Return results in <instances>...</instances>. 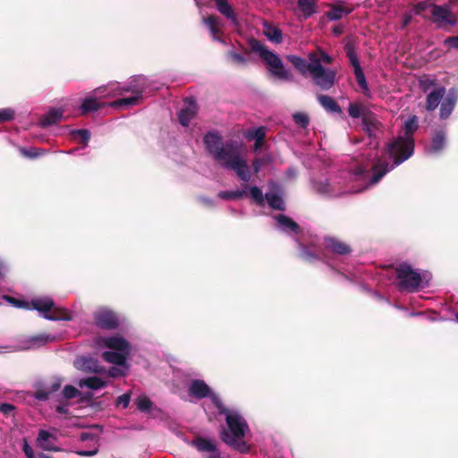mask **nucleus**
I'll list each match as a JSON object with an SVG mask.
<instances>
[{"label":"nucleus","instance_id":"nucleus-19","mask_svg":"<svg viewBox=\"0 0 458 458\" xmlns=\"http://www.w3.org/2000/svg\"><path fill=\"white\" fill-rule=\"evenodd\" d=\"M445 146V133L444 131H437L432 137L430 145L426 148L428 154L438 155Z\"/></svg>","mask_w":458,"mask_h":458},{"label":"nucleus","instance_id":"nucleus-25","mask_svg":"<svg viewBox=\"0 0 458 458\" xmlns=\"http://www.w3.org/2000/svg\"><path fill=\"white\" fill-rule=\"evenodd\" d=\"M289 62L303 75H309L311 71V60L309 61L293 55H287Z\"/></svg>","mask_w":458,"mask_h":458},{"label":"nucleus","instance_id":"nucleus-45","mask_svg":"<svg viewBox=\"0 0 458 458\" xmlns=\"http://www.w3.org/2000/svg\"><path fill=\"white\" fill-rule=\"evenodd\" d=\"M228 56L231 58L232 62L236 65L243 66L247 64V58L240 53L235 51H230L228 53Z\"/></svg>","mask_w":458,"mask_h":458},{"label":"nucleus","instance_id":"nucleus-58","mask_svg":"<svg viewBox=\"0 0 458 458\" xmlns=\"http://www.w3.org/2000/svg\"><path fill=\"white\" fill-rule=\"evenodd\" d=\"M36 397L37 399L38 400H42V401H45L48 398V394L47 393H45V392H38L36 394Z\"/></svg>","mask_w":458,"mask_h":458},{"label":"nucleus","instance_id":"nucleus-44","mask_svg":"<svg viewBox=\"0 0 458 458\" xmlns=\"http://www.w3.org/2000/svg\"><path fill=\"white\" fill-rule=\"evenodd\" d=\"M15 117V110L12 107L0 109V123L13 121Z\"/></svg>","mask_w":458,"mask_h":458},{"label":"nucleus","instance_id":"nucleus-1","mask_svg":"<svg viewBox=\"0 0 458 458\" xmlns=\"http://www.w3.org/2000/svg\"><path fill=\"white\" fill-rule=\"evenodd\" d=\"M368 171L363 167L356 168L352 173L341 171L330 176H321L312 181L313 190L325 197H338L346 193H358L374 186Z\"/></svg>","mask_w":458,"mask_h":458},{"label":"nucleus","instance_id":"nucleus-31","mask_svg":"<svg viewBox=\"0 0 458 458\" xmlns=\"http://www.w3.org/2000/svg\"><path fill=\"white\" fill-rule=\"evenodd\" d=\"M320 105L327 111L332 113H338L341 111L340 106L336 102L329 96L319 95L318 97Z\"/></svg>","mask_w":458,"mask_h":458},{"label":"nucleus","instance_id":"nucleus-33","mask_svg":"<svg viewBox=\"0 0 458 458\" xmlns=\"http://www.w3.org/2000/svg\"><path fill=\"white\" fill-rule=\"evenodd\" d=\"M348 114L352 118L362 117L363 123H365L367 119V110L363 106L357 103H351L348 107Z\"/></svg>","mask_w":458,"mask_h":458},{"label":"nucleus","instance_id":"nucleus-13","mask_svg":"<svg viewBox=\"0 0 458 458\" xmlns=\"http://www.w3.org/2000/svg\"><path fill=\"white\" fill-rule=\"evenodd\" d=\"M55 338V335L46 333L27 336L20 342L19 348L21 350L36 349L47 343L54 342Z\"/></svg>","mask_w":458,"mask_h":458},{"label":"nucleus","instance_id":"nucleus-3","mask_svg":"<svg viewBox=\"0 0 458 458\" xmlns=\"http://www.w3.org/2000/svg\"><path fill=\"white\" fill-rule=\"evenodd\" d=\"M204 143L209 154L224 168L234 171L244 182L250 180V168L246 161L241 157L240 148L236 142L223 143L218 134L208 132L204 138Z\"/></svg>","mask_w":458,"mask_h":458},{"label":"nucleus","instance_id":"nucleus-61","mask_svg":"<svg viewBox=\"0 0 458 458\" xmlns=\"http://www.w3.org/2000/svg\"><path fill=\"white\" fill-rule=\"evenodd\" d=\"M90 437H91V434H89V433H82L81 435V439L82 441H86V440L89 439Z\"/></svg>","mask_w":458,"mask_h":458},{"label":"nucleus","instance_id":"nucleus-20","mask_svg":"<svg viewBox=\"0 0 458 458\" xmlns=\"http://www.w3.org/2000/svg\"><path fill=\"white\" fill-rule=\"evenodd\" d=\"M325 246L328 250L338 255L347 254L351 251L347 244L334 237H326Z\"/></svg>","mask_w":458,"mask_h":458},{"label":"nucleus","instance_id":"nucleus-7","mask_svg":"<svg viewBox=\"0 0 458 458\" xmlns=\"http://www.w3.org/2000/svg\"><path fill=\"white\" fill-rule=\"evenodd\" d=\"M6 301L17 308L26 310H35L41 317L47 320H72V315L68 310L57 307L54 301L49 297H37L30 302L16 300L13 297L4 295L3 297Z\"/></svg>","mask_w":458,"mask_h":458},{"label":"nucleus","instance_id":"nucleus-17","mask_svg":"<svg viewBox=\"0 0 458 458\" xmlns=\"http://www.w3.org/2000/svg\"><path fill=\"white\" fill-rule=\"evenodd\" d=\"M458 100V90L455 89H449L446 97L444 98L440 106V118L446 119L453 112Z\"/></svg>","mask_w":458,"mask_h":458},{"label":"nucleus","instance_id":"nucleus-4","mask_svg":"<svg viewBox=\"0 0 458 458\" xmlns=\"http://www.w3.org/2000/svg\"><path fill=\"white\" fill-rule=\"evenodd\" d=\"M97 344L102 348L114 351L104 352L103 359L115 366L104 370L100 374L106 377H118L126 375L129 366L127 359L131 353V346L128 341L119 335L99 336L96 340Z\"/></svg>","mask_w":458,"mask_h":458},{"label":"nucleus","instance_id":"nucleus-38","mask_svg":"<svg viewBox=\"0 0 458 458\" xmlns=\"http://www.w3.org/2000/svg\"><path fill=\"white\" fill-rule=\"evenodd\" d=\"M351 13L350 9L343 8L340 6H334L327 13V16L330 21L340 20L344 15Z\"/></svg>","mask_w":458,"mask_h":458},{"label":"nucleus","instance_id":"nucleus-21","mask_svg":"<svg viewBox=\"0 0 458 458\" xmlns=\"http://www.w3.org/2000/svg\"><path fill=\"white\" fill-rule=\"evenodd\" d=\"M104 376L99 375L94 377H89L83 379H81L79 382V386L81 388L86 387L92 390H98L103 388L106 386L107 382L104 378Z\"/></svg>","mask_w":458,"mask_h":458},{"label":"nucleus","instance_id":"nucleus-5","mask_svg":"<svg viewBox=\"0 0 458 458\" xmlns=\"http://www.w3.org/2000/svg\"><path fill=\"white\" fill-rule=\"evenodd\" d=\"M212 403L219 410L220 413L225 416L227 428L224 429L221 434L222 440L237 451L242 454L247 453L250 448L243 440V437L249 427L244 418L238 411L226 409L218 395L212 396Z\"/></svg>","mask_w":458,"mask_h":458},{"label":"nucleus","instance_id":"nucleus-37","mask_svg":"<svg viewBox=\"0 0 458 458\" xmlns=\"http://www.w3.org/2000/svg\"><path fill=\"white\" fill-rule=\"evenodd\" d=\"M247 186L244 189H237L234 191H224L218 193V196L224 199H236L246 194Z\"/></svg>","mask_w":458,"mask_h":458},{"label":"nucleus","instance_id":"nucleus-62","mask_svg":"<svg viewBox=\"0 0 458 458\" xmlns=\"http://www.w3.org/2000/svg\"><path fill=\"white\" fill-rule=\"evenodd\" d=\"M262 145H263V140L255 141L254 150L258 151L261 148Z\"/></svg>","mask_w":458,"mask_h":458},{"label":"nucleus","instance_id":"nucleus-46","mask_svg":"<svg viewBox=\"0 0 458 458\" xmlns=\"http://www.w3.org/2000/svg\"><path fill=\"white\" fill-rule=\"evenodd\" d=\"M293 120L296 124H298L301 128H306L309 124V117L306 114L303 113H296L293 115Z\"/></svg>","mask_w":458,"mask_h":458},{"label":"nucleus","instance_id":"nucleus-40","mask_svg":"<svg viewBox=\"0 0 458 458\" xmlns=\"http://www.w3.org/2000/svg\"><path fill=\"white\" fill-rule=\"evenodd\" d=\"M71 134L74 140H79L81 142H82L84 144V147L88 145V142L90 138V132L89 130H73L71 131Z\"/></svg>","mask_w":458,"mask_h":458},{"label":"nucleus","instance_id":"nucleus-57","mask_svg":"<svg viewBox=\"0 0 458 458\" xmlns=\"http://www.w3.org/2000/svg\"><path fill=\"white\" fill-rule=\"evenodd\" d=\"M7 271V267L5 263L0 259V279L4 276L5 272Z\"/></svg>","mask_w":458,"mask_h":458},{"label":"nucleus","instance_id":"nucleus-55","mask_svg":"<svg viewBox=\"0 0 458 458\" xmlns=\"http://www.w3.org/2000/svg\"><path fill=\"white\" fill-rule=\"evenodd\" d=\"M98 452V449L97 446H95V447H93L92 449H89V450H79V451H76V454L81 455V456H93Z\"/></svg>","mask_w":458,"mask_h":458},{"label":"nucleus","instance_id":"nucleus-54","mask_svg":"<svg viewBox=\"0 0 458 458\" xmlns=\"http://www.w3.org/2000/svg\"><path fill=\"white\" fill-rule=\"evenodd\" d=\"M445 46L448 48L458 49V37H450L445 40Z\"/></svg>","mask_w":458,"mask_h":458},{"label":"nucleus","instance_id":"nucleus-35","mask_svg":"<svg viewBox=\"0 0 458 458\" xmlns=\"http://www.w3.org/2000/svg\"><path fill=\"white\" fill-rule=\"evenodd\" d=\"M300 249H301V258L307 261H313L315 259H321V253L317 250L313 245L311 246L312 250H310L307 247L302 245L301 243H299Z\"/></svg>","mask_w":458,"mask_h":458},{"label":"nucleus","instance_id":"nucleus-8","mask_svg":"<svg viewBox=\"0 0 458 458\" xmlns=\"http://www.w3.org/2000/svg\"><path fill=\"white\" fill-rule=\"evenodd\" d=\"M396 279L400 291L413 293L428 286L431 275L428 271H420L407 263H402L396 268Z\"/></svg>","mask_w":458,"mask_h":458},{"label":"nucleus","instance_id":"nucleus-43","mask_svg":"<svg viewBox=\"0 0 458 458\" xmlns=\"http://www.w3.org/2000/svg\"><path fill=\"white\" fill-rule=\"evenodd\" d=\"M250 195L258 205H259V206L264 205L266 197L264 198L263 192L259 187H257V186L250 187Z\"/></svg>","mask_w":458,"mask_h":458},{"label":"nucleus","instance_id":"nucleus-49","mask_svg":"<svg viewBox=\"0 0 458 458\" xmlns=\"http://www.w3.org/2000/svg\"><path fill=\"white\" fill-rule=\"evenodd\" d=\"M64 396L67 399H72L80 394V392L77 388L72 386H65L63 390Z\"/></svg>","mask_w":458,"mask_h":458},{"label":"nucleus","instance_id":"nucleus-9","mask_svg":"<svg viewBox=\"0 0 458 458\" xmlns=\"http://www.w3.org/2000/svg\"><path fill=\"white\" fill-rule=\"evenodd\" d=\"M250 49L257 53L267 66L269 73L276 79L283 81H292L290 72L284 67L280 57L270 51L261 42L257 39L250 41Z\"/></svg>","mask_w":458,"mask_h":458},{"label":"nucleus","instance_id":"nucleus-18","mask_svg":"<svg viewBox=\"0 0 458 458\" xmlns=\"http://www.w3.org/2000/svg\"><path fill=\"white\" fill-rule=\"evenodd\" d=\"M197 113V105L193 100L185 101L184 106L178 114V119L182 126H188Z\"/></svg>","mask_w":458,"mask_h":458},{"label":"nucleus","instance_id":"nucleus-28","mask_svg":"<svg viewBox=\"0 0 458 458\" xmlns=\"http://www.w3.org/2000/svg\"><path fill=\"white\" fill-rule=\"evenodd\" d=\"M63 115L64 110L62 108L52 109L40 119V124L43 127L49 126L60 121Z\"/></svg>","mask_w":458,"mask_h":458},{"label":"nucleus","instance_id":"nucleus-59","mask_svg":"<svg viewBox=\"0 0 458 458\" xmlns=\"http://www.w3.org/2000/svg\"><path fill=\"white\" fill-rule=\"evenodd\" d=\"M427 83H428L429 85H433L434 81L428 79L420 81V85L423 87L425 90L428 89V86H426Z\"/></svg>","mask_w":458,"mask_h":458},{"label":"nucleus","instance_id":"nucleus-2","mask_svg":"<svg viewBox=\"0 0 458 458\" xmlns=\"http://www.w3.org/2000/svg\"><path fill=\"white\" fill-rule=\"evenodd\" d=\"M418 129V118L415 115L409 117L404 122L403 134L395 138L387 145L386 153L389 158L393 159V164L386 160L378 159L372 165L373 177L371 184H377L383 176L410 158L414 150L413 133Z\"/></svg>","mask_w":458,"mask_h":458},{"label":"nucleus","instance_id":"nucleus-12","mask_svg":"<svg viewBox=\"0 0 458 458\" xmlns=\"http://www.w3.org/2000/svg\"><path fill=\"white\" fill-rule=\"evenodd\" d=\"M94 319L98 327L105 329H113L119 325L117 315L106 309L98 310L94 315Z\"/></svg>","mask_w":458,"mask_h":458},{"label":"nucleus","instance_id":"nucleus-42","mask_svg":"<svg viewBox=\"0 0 458 458\" xmlns=\"http://www.w3.org/2000/svg\"><path fill=\"white\" fill-rule=\"evenodd\" d=\"M345 52H346L348 59H349L350 63L352 64V65L353 66L354 70L358 69V68H361L360 65V62H359L358 56L356 55V52L351 45L345 46Z\"/></svg>","mask_w":458,"mask_h":458},{"label":"nucleus","instance_id":"nucleus-14","mask_svg":"<svg viewBox=\"0 0 458 458\" xmlns=\"http://www.w3.org/2000/svg\"><path fill=\"white\" fill-rule=\"evenodd\" d=\"M74 367L86 373L101 374L104 368L92 357L81 356L73 361Z\"/></svg>","mask_w":458,"mask_h":458},{"label":"nucleus","instance_id":"nucleus-51","mask_svg":"<svg viewBox=\"0 0 458 458\" xmlns=\"http://www.w3.org/2000/svg\"><path fill=\"white\" fill-rule=\"evenodd\" d=\"M22 450L27 458H36V455L34 454L32 447L30 445V444L28 443V441L26 439L23 440Z\"/></svg>","mask_w":458,"mask_h":458},{"label":"nucleus","instance_id":"nucleus-64","mask_svg":"<svg viewBox=\"0 0 458 458\" xmlns=\"http://www.w3.org/2000/svg\"><path fill=\"white\" fill-rule=\"evenodd\" d=\"M61 386V383L58 382V383H55L52 386V391H56L59 387Z\"/></svg>","mask_w":458,"mask_h":458},{"label":"nucleus","instance_id":"nucleus-60","mask_svg":"<svg viewBox=\"0 0 458 458\" xmlns=\"http://www.w3.org/2000/svg\"><path fill=\"white\" fill-rule=\"evenodd\" d=\"M411 20V14L404 15L403 22V27L407 26L410 23Z\"/></svg>","mask_w":458,"mask_h":458},{"label":"nucleus","instance_id":"nucleus-16","mask_svg":"<svg viewBox=\"0 0 458 458\" xmlns=\"http://www.w3.org/2000/svg\"><path fill=\"white\" fill-rule=\"evenodd\" d=\"M189 393L191 395L196 397L197 399L209 397L211 401L212 396L216 395L211 391L210 387L203 380L200 379H195L190 383Z\"/></svg>","mask_w":458,"mask_h":458},{"label":"nucleus","instance_id":"nucleus-30","mask_svg":"<svg viewBox=\"0 0 458 458\" xmlns=\"http://www.w3.org/2000/svg\"><path fill=\"white\" fill-rule=\"evenodd\" d=\"M104 106V104L99 102L95 97H87L82 101L80 107L81 114H86L92 111H97Z\"/></svg>","mask_w":458,"mask_h":458},{"label":"nucleus","instance_id":"nucleus-53","mask_svg":"<svg viewBox=\"0 0 458 458\" xmlns=\"http://www.w3.org/2000/svg\"><path fill=\"white\" fill-rule=\"evenodd\" d=\"M268 162V159L266 158V157H262V158H256L253 163H252V166H253V169H254V172L255 173H258L260 168L266 164Z\"/></svg>","mask_w":458,"mask_h":458},{"label":"nucleus","instance_id":"nucleus-52","mask_svg":"<svg viewBox=\"0 0 458 458\" xmlns=\"http://www.w3.org/2000/svg\"><path fill=\"white\" fill-rule=\"evenodd\" d=\"M131 401L130 394H123L117 398L116 404L126 408Z\"/></svg>","mask_w":458,"mask_h":458},{"label":"nucleus","instance_id":"nucleus-11","mask_svg":"<svg viewBox=\"0 0 458 458\" xmlns=\"http://www.w3.org/2000/svg\"><path fill=\"white\" fill-rule=\"evenodd\" d=\"M433 22L437 27L454 26L456 19L448 8L434 5L430 11Z\"/></svg>","mask_w":458,"mask_h":458},{"label":"nucleus","instance_id":"nucleus-23","mask_svg":"<svg viewBox=\"0 0 458 458\" xmlns=\"http://www.w3.org/2000/svg\"><path fill=\"white\" fill-rule=\"evenodd\" d=\"M203 22L208 28L213 39L221 42L222 39L217 36L220 33V30L223 25L221 19L217 16L211 15L207 18H203Z\"/></svg>","mask_w":458,"mask_h":458},{"label":"nucleus","instance_id":"nucleus-29","mask_svg":"<svg viewBox=\"0 0 458 458\" xmlns=\"http://www.w3.org/2000/svg\"><path fill=\"white\" fill-rule=\"evenodd\" d=\"M263 34L267 37L268 40L274 43H281L282 42V31L276 26H273L268 23H265L263 27Z\"/></svg>","mask_w":458,"mask_h":458},{"label":"nucleus","instance_id":"nucleus-27","mask_svg":"<svg viewBox=\"0 0 458 458\" xmlns=\"http://www.w3.org/2000/svg\"><path fill=\"white\" fill-rule=\"evenodd\" d=\"M220 13L229 19L233 24H237V18L227 0H213Z\"/></svg>","mask_w":458,"mask_h":458},{"label":"nucleus","instance_id":"nucleus-6","mask_svg":"<svg viewBox=\"0 0 458 458\" xmlns=\"http://www.w3.org/2000/svg\"><path fill=\"white\" fill-rule=\"evenodd\" d=\"M148 85V79L145 76L138 75L131 79L130 81L121 86L118 82H112L106 86L99 87L95 89V94L100 98H114L122 95L123 92H131L134 95L130 98H123L108 104L109 106L117 109H125L139 103Z\"/></svg>","mask_w":458,"mask_h":458},{"label":"nucleus","instance_id":"nucleus-34","mask_svg":"<svg viewBox=\"0 0 458 458\" xmlns=\"http://www.w3.org/2000/svg\"><path fill=\"white\" fill-rule=\"evenodd\" d=\"M266 136V128L263 126L258 128H252L244 132V137L248 140L260 141L263 140Z\"/></svg>","mask_w":458,"mask_h":458},{"label":"nucleus","instance_id":"nucleus-63","mask_svg":"<svg viewBox=\"0 0 458 458\" xmlns=\"http://www.w3.org/2000/svg\"><path fill=\"white\" fill-rule=\"evenodd\" d=\"M208 458H221V456L217 452H214L210 454Z\"/></svg>","mask_w":458,"mask_h":458},{"label":"nucleus","instance_id":"nucleus-47","mask_svg":"<svg viewBox=\"0 0 458 458\" xmlns=\"http://www.w3.org/2000/svg\"><path fill=\"white\" fill-rule=\"evenodd\" d=\"M433 6L434 5H432L428 2H421L414 6L412 13L418 15H424V12H426L428 9H430L431 11Z\"/></svg>","mask_w":458,"mask_h":458},{"label":"nucleus","instance_id":"nucleus-50","mask_svg":"<svg viewBox=\"0 0 458 458\" xmlns=\"http://www.w3.org/2000/svg\"><path fill=\"white\" fill-rule=\"evenodd\" d=\"M309 55H315L319 60L320 64H322V63L330 64L332 62L331 56L322 50H318L317 53H310Z\"/></svg>","mask_w":458,"mask_h":458},{"label":"nucleus","instance_id":"nucleus-22","mask_svg":"<svg viewBox=\"0 0 458 458\" xmlns=\"http://www.w3.org/2000/svg\"><path fill=\"white\" fill-rule=\"evenodd\" d=\"M445 94V89L444 87H439L433 91H431L427 96V103H426V108L428 111L435 110L438 105L440 104V101L443 99L444 95Z\"/></svg>","mask_w":458,"mask_h":458},{"label":"nucleus","instance_id":"nucleus-39","mask_svg":"<svg viewBox=\"0 0 458 458\" xmlns=\"http://www.w3.org/2000/svg\"><path fill=\"white\" fill-rule=\"evenodd\" d=\"M135 403L137 405V408L140 411L148 412V413H149L151 411V409H152V406H153L152 402L146 395L139 396L136 399Z\"/></svg>","mask_w":458,"mask_h":458},{"label":"nucleus","instance_id":"nucleus-24","mask_svg":"<svg viewBox=\"0 0 458 458\" xmlns=\"http://www.w3.org/2000/svg\"><path fill=\"white\" fill-rule=\"evenodd\" d=\"M278 228L284 233H297L299 230L298 225L290 217L284 215L276 216Z\"/></svg>","mask_w":458,"mask_h":458},{"label":"nucleus","instance_id":"nucleus-36","mask_svg":"<svg viewBox=\"0 0 458 458\" xmlns=\"http://www.w3.org/2000/svg\"><path fill=\"white\" fill-rule=\"evenodd\" d=\"M298 6L309 17L315 13L316 0H298Z\"/></svg>","mask_w":458,"mask_h":458},{"label":"nucleus","instance_id":"nucleus-56","mask_svg":"<svg viewBox=\"0 0 458 458\" xmlns=\"http://www.w3.org/2000/svg\"><path fill=\"white\" fill-rule=\"evenodd\" d=\"M13 409H14V406L13 404L6 403H0V411L4 414L10 413L12 411H13Z\"/></svg>","mask_w":458,"mask_h":458},{"label":"nucleus","instance_id":"nucleus-48","mask_svg":"<svg viewBox=\"0 0 458 458\" xmlns=\"http://www.w3.org/2000/svg\"><path fill=\"white\" fill-rule=\"evenodd\" d=\"M40 148H21L20 152L22 156L30 158H36L41 156L39 153Z\"/></svg>","mask_w":458,"mask_h":458},{"label":"nucleus","instance_id":"nucleus-41","mask_svg":"<svg viewBox=\"0 0 458 458\" xmlns=\"http://www.w3.org/2000/svg\"><path fill=\"white\" fill-rule=\"evenodd\" d=\"M194 445L199 451L211 452V454L216 452L214 445L206 439L199 438L194 442Z\"/></svg>","mask_w":458,"mask_h":458},{"label":"nucleus","instance_id":"nucleus-10","mask_svg":"<svg viewBox=\"0 0 458 458\" xmlns=\"http://www.w3.org/2000/svg\"><path fill=\"white\" fill-rule=\"evenodd\" d=\"M309 59L311 60V71L309 76L314 84L324 90L331 89L335 84V72L333 69L325 68L313 55H309Z\"/></svg>","mask_w":458,"mask_h":458},{"label":"nucleus","instance_id":"nucleus-15","mask_svg":"<svg viewBox=\"0 0 458 458\" xmlns=\"http://www.w3.org/2000/svg\"><path fill=\"white\" fill-rule=\"evenodd\" d=\"M55 442L56 437L53 433L44 429L38 431L37 445L42 450L52 452L60 451V448L56 446Z\"/></svg>","mask_w":458,"mask_h":458},{"label":"nucleus","instance_id":"nucleus-26","mask_svg":"<svg viewBox=\"0 0 458 458\" xmlns=\"http://www.w3.org/2000/svg\"><path fill=\"white\" fill-rule=\"evenodd\" d=\"M266 200L267 201L269 207L274 209H284V201L282 198V193L278 188H276L274 191L266 193Z\"/></svg>","mask_w":458,"mask_h":458},{"label":"nucleus","instance_id":"nucleus-32","mask_svg":"<svg viewBox=\"0 0 458 458\" xmlns=\"http://www.w3.org/2000/svg\"><path fill=\"white\" fill-rule=\"evenodd\" d=\"M354 74L356 77V81L360 88L361 89V91L363 95L369 98H371V91L368 86L365 75L361 70V68H358L354 70Z\"/></svg>","mask_w":458,"mask_h":458}]
</instances>
